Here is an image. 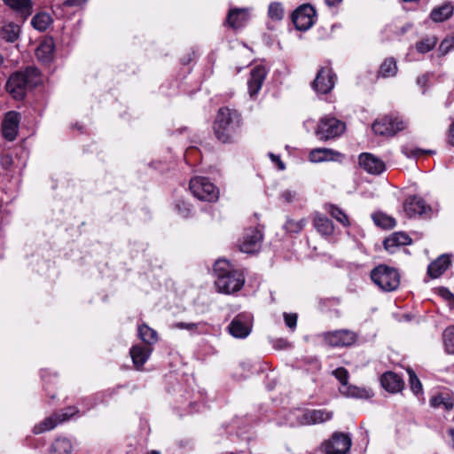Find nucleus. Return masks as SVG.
I'll return each instance as SVG.
<instances>
[{
  "instance_id": "f257e3e1",
  "label": "nucleus",
  "mask_w": 454,
  "mask_h": 454,
  "mask_svg": "<svg viewBox=\"0 0 454 454\" xmlns=\"http://www.w3.org/2000/svg\"><path fill=\"white\" fill-rule=\"evenodd\" d=\"M242 123L240 114L228 107H221L214 121V134L223 144L233 143Z\"/></svg>"
},
{
  "instance_id": "f03ea898",
  "label": "nucleus",
  "mask_w": 454,
  "mask_h": 454,
  "mask_svg": "<svg viewBox=\"0 0 454 454\" xmlns=\"http://www.w3.org/2000/svg\"><path fill=\"white\" fill-rule=\"evenodd\" d=\"M39 71L35 67H27L25 72L12 74L7 83L6 90L16 99H22L28 88L36 86L39 82Z\"/></svg>"
},
{
  "instance_id": "7ed1b4c3",
  "label": "nucleus",
  "mask_w": 454,
  "mask_h": 454,
  "mask_svg": "<svg viewBox=\"0 0 454 454\" xmlns=\"http://www.w3.org/2000/svg\"><path fill=\"white\" fill-rule=\"evenodd\" d=\"M372 280L383 291L395 290L400 285V275L394 268L380 265L371 272Z\"/></svg>"
},
{
  "instance_id": "20e7f679",
  "label": "nucleus",
  "mask_w": 454,
  "mask_h": 454,
  "mask_svg": "<svg viewBox=\"0 0 454 454\" xmlns=\"http://www.w3.org/2000/svg\"><path fill=\"white\" fill-rule=\"evenodd\" d=\"M189 188L193 196L200 200L214 202L219 197V190L204 176H196L191 179Z\"/></svg>"
},
{
  "instance_id": "39448f33",
  "label": "nucleus",
  "mask_w": 454,
  "mask_h": 454,
  "mask_svg": "<svg viewBox=\"0 0 454 454\" xmlns=\"http://www.w3.org/2000/svg\"><path fill=\"white\" fill-rule=\"evenodd\" d=\"M345 129V124L331 116L321 118L316 129V135L320 140H329L340 136Z\"/></svg>"
},
{
  "instance_id": "423d86ee",
  "label": "nucleus",
  "mask_w": 454,
  "mask_h": 454,
  "mask_svg": "<svg viewBox=\"0 0 454 454\" xmlns=\"http://www.w3.org/2000/svg\"><path fill=\"white\" fill-rule=\"evenodd\" d=\"M406 123L398 116H384L372 123V130L380 136H394L398 131L404 129Z\"/></svg>"
},
{
  "instance_id": "0eeeda50",
  "label": "nucleus",
  "mask_w": 454,
  "mask_h": 454,
  "mask_svg": "<svg viewBox=\"0 0 454 454\" xmlns=\"http://www.w3.org/2000/svg\"><path fill=\"white\" fill-rule=\"evenodd\" d=\"M351 447V438L348 434L336 432L322 444L325 454H346Z\"/></svg>"
},
{
  "instance_id": "6e6552de",
  "label": "nucleus",
  "mask_w": 454,
  "mask_h": 454,
  "mask_svg": "<svg viewBox=\"0 0 454 454\" xmlns=\"http://www.w3.org/2000/svg\"><path fill=\"white\" fill-rule=\"evenodd\" d=\"M322 338L331 347H348L357 340L356 333L350 330H336L322 333Z\"/></svg>"
},
{
  "instance_id": "1a4fd4ad",
  "label": "nucleus",
  "mask_w": 454,
  "mask_h": 454,
  "mask_svg": "<svg viewBox=\"0 0 454 454\" xmlns=\"http://www.w3.org/2000/svg\"><path fill=\"white\" fill-rule=\"evenodd\" d=\"M245 282L243 273L239 270L232 271L226 276L219 277L215 286L219 292L232 294L241 289Z\"/></svg>"
},
{
  "instance_id": "9d476101",
  "label": "nucleus",
  "mask_w": 454,
  "mask_h": 454,
  "mask_svg": "<svg viewBox=\"0 0 454 454\" xmlns=\"http://www.w3.org/2000/svg\"><path fill=\"white\" fill-rule=\"evenodd\" d=\"M336 76L329 67L320 68L312 82V88L320 94L329 93L334 87Z\"/></svg>"
},
{
  "instance_id": "9b49d317",
  "label": "nucleus",
  "mask_w": 454,
  "mask_h": 454,
  "mask_svg": "<svg viewBox=\"0 0 454 454\" xmlns=\"http://www.w3.org/2000/svg\"><path fill=\"white\" fill-rule=\"evenodd\" d=\"M315 16L314 8L309 4H303L294 12L292 19L298 30L305 31L314 24Z\"/></svg>"
},
{
  "instance_id": "f8f14e48",
  "label": "nucleus",
  "mask_w": 454,
  "mask_h": 454,
  "mask_svg": "<svg viewBox=\"0 0 454 454\" xmlns=\"http://www.w3.org/2000/svg\"><path fill=\"white\" fill-rule=\"evenodd\" d=\"M403 211L409 217L428 215L431 213V207L427 204L423 198L413 195L405 200Z\"/></svg>"
},
{
  "instance_id": "ddd939ff",
  "label": "nucleus",
  "mask_w": 454,
  "mask_h": 454,
  "mask_svg": "<svg viewBox=\"0 0 454 454\" xmlns=\"http://www.w3.org/2000/svg\"><path fill=\"white\" fill-rule=\"evenodd\" d=\"M252 321L249 316L238 315L228 325V331L234 338L243 339L249 335Z\"/></svg>"
},
{
  "instance_id": "4468645a",
  "label": "nucleus",
  "mask_w": 454,
  "mask_h": 454,
  "mask_svg": "<svg viewBox=\"0 0 454 454\" xmlns=\"http://www.w3.org/2000/svg\"><path fill=\"white\" fill-rule=\"evenodd\" d=\"M262 233L255 229L246 231L242 240L239 242V250L243 253L252 254L257 252L261 247Z\"/></svg>"
},
{
  "instance_id": "2eb2a0df",
  "label": "nucleus",
  "mask_w": 454,
  "mask_h": 454,
  "mask_svg": "<svg viewBox=\"0 0 454 454\" xmlns=\"http://www.w3.org/2000/svg\"><path fill=\"white\" fill-rule=\"evenodd\" d=\"M359 165L370 174L379 175L385 169V163L380 158L369 153L359 155Z\"/></svg>"
},
{
  "instance_id": "dca6fc26",
  "label": "nucleus",
  "mask_w": 454,
  "mask_h": 454,
  "mask_svg": "<svg viewBox=\"0 0 454 454\" xmlns=\"http://www.w3.org/2000/svg\"><path fill=\"white\" fill-rule=\"evenodd\" d=\"M20 123L19 114L13 111L8 112L2 125L3 136L9 141H13L18 134Z\"/></svg>"
},
{
  "instance_id": "f3484780",
  "label": "nucleus",
  "mask_w": 454,
  "mask_h": 454,
  "mask_svg": "<svg viewBox=\"0 0 454 454\" xmlns=\"http://www.w3.org/2000/svg\"><path fill=\"white\" fill-rule=\"evenodd\" d=\"M266 74V69L262 66H256L251 70L247 82L248 92L251 97H254L261 90Z\"/></svg>"
},
{
  "instance_id": "a211bd4d",
  "label": "nucleus",
  "mask_w": 454,
  "mask_h": 454,
  "mask_svg": "<svg viewBox=\"0 0 454 454\" xmlns=\"http://www.w3.org/2000/svg\"><path fill=\"white\" fill-rule=\"evenodd\" d=\"M249 20V12L247 8H234L229 11L227 15V24L234 28L238 29L242 27Z\"/></svg>"
},
{
  "instance_id": "6ab92c4d",
  "label": "nucleus",
  "mask_w": 454,
  "mask_h": 454,
  "mask_svg": "<svg viewBox=\"0 0 454 454\" xmlns=\"http://www.w3.org/2000/svg\"><path fill=\"white\" fill-rule=\"evenodd\" d=\"M333 418V412L326 410H309L304 412L301 423L304 425H314L324 423Z\"/></svg>"
},
{
  "instance_id": "aec40b11",
  "label": "nucleus",
  "mask_w": 454,
  "mask_h": 454,
  "mask_svg": "<svg viewBox=\"0 0 454 454\" xmlns=\"http://www.w3.org/2000/svg\"><path fill=\"white\" fill-rule=\"evenodd\" d=\"M152 348L141 345L133 346L130 348L129 354L132 358L134 366L139 370L143 367L145 362L151 356Z\"/></svg>"
},
{
  "instance_id": "412c9836",
  "label": "nucleus",
  "mask_w": 454,
  "mask_h": 454,
  "mask_svg": "<svg viewBox=\"0 0 454 454\" xmlns=\"http://www.w3.org/2000/svg\"><path fill=\"white\" fill-rule=\"evenodd\" d=\"M12 10L17 12L23 20L32 14V0H3Z\"/></svg>"
},
{
  "instance_id": "4be33fe9",
  "label": "nucleus",
  "mask_w": 454,
  "mask_h": 454,
  "mask_svg": "<svg viewBox=\"0 0 454 454\" xmlns=\"http://www.w3.org/2000/svg\"><path fill=\"white\" fill-rule=\"evenodd\" d=\"M382 387L388 392H399L403 387V381L399 375L392 372H385L380 378Z\"/></svg>"
},
{
  "instance_id": "5701e85b",
  "label": "nucleus",
  "mask_w": 454,
  "mask_h": 454,
  "mask_svg": "<svg viewBox=\"0 0 454 454\" xmlns=\"http://www.w3.org/2000/svg\"><path fill=\"white\" fill-rule=\"evenodd\" d=\"M411 238L403 232H395L384 240V247L389 253H395V249L401 246L410 244Z\"/></svg>"
},
{
  "instance_id": "b1692460",
  "label": "nucleus",
  "mask_w": 454,
  "mask_h": 454,
  "mask_svg": "<svg viewBox=\"0 0 454 454\" xmlns=\"http://www.w3.org/2000/svg\"><path fill=\"white\" fill-rule=\"evenodd\" d=\"M450 263V257L448 255L442 254L429 264L427 272L431 278H436L448 269Z\"/></svg>"
},
{
  "instance_id": "393cba45",
  "label": "nucleus",
  "mask_w": 454,
  "mask_h": 454,
  "mask_svg": "<svg viewBox=\"0 0 454 454\" xmlns=\"http://www.w3.org/2000/svg\"><path fill=\"white\" fill-rule=\"evenodd\" d=\"M313 225L321 235L330 236L333 233L334 228L332 221L322 214H315Z\"/></svg>"
},
{
  "instance_id": "a878e982",
  "label": "nucleus",
  "mask_w": 454,
  "mask_h": 454,
  "mask_svg": "<svg viewBox=\"0 0 454 454\" xmlns=\"http://www.w3.org/2000/svg\"><path fill=\"white\" fill-rule=\"evenodd\" d=\"M340 392L342 395L346 397L352 398H370L372 394L370 390L365 388L358 387L356 386L349 385L348 383L345 386L340 387Z\"/></svg>"
},
{
  "instance_id": "bb28decb",
  "label": "nucleus",
  "mask_w": 454,
  "mask_h": 454,
  "mask_svg": "<svg viewBox=\"0 0 454 454\" xmlns=\"http://www.w3.org/2000/svg\"><path fill=\"white\" fill-rule=\"evenodd\" d=\"M337 154L334 151L327 148H316L310 151L309 159L311 162L320 163L323 161H328L334 160V156Z\"/></svg>"
},
{
  "instance_id": "cd10ccee",
  "label": "nucleus",
  "mask_w": 454,
  "mask_h": 454,
  "mask_svg": "<svg viewBox=\"0 0 454 454\" xmlns=\"http://www.w3.org/2000/svg\"><path fill=\"white\" fill-rule=\"evenodd\" d=\"M20 28L13 22L5 23L0 29V37L6 42L13 43L20 35Z\"/></svg>"
},
{
  "instance_id": "c85d7f7f",
  "label": "nucleus",
  "mask_w": 454,
  "mask_h": 454,
  "mask_svg": "<svg viewBox=\"0 0 454 454\" xmlns=\"http://www.w3.org/2000/svg\"><path fill=\"white\" fill-rule=\"evenodd\" d=\"M453 13V6L450 4H443L438 8H434L430 17L434 22H442L448 20Z\"/></svg>"
},
{
  "instance_id": "c756f323",
  "label": "nucleus",
  "mask_w": 454,
  "mask_h": 454,
  "mask_svg": "<svg viewBox=\"0 0 454 454\" xmlns=\"http://www.w3.org/2000/svg\"><path fill=\"white\" fill-rule=\"evenodd\" d=\"M137 332L139 338L147 345H153L158 340L157 332L145 324L139 325Z\"/></svg>"
},
{
  "instance_id": "7c9ffc66",
  "label": "nucleus",
  "mask_w": 454,
  "mask_h": 454,
  "mask_svg": "<svg viewBox=\"0 0 454 454\" xmlns=\"http://www.w3.org/2000/svg\"><path fill=\"white\" fill-rule=\"evenodd\" d=\"M53 44L51 41L43 42L35 51L37 59L43 62H49L52 58Z\"/></svg>"
},
{
  "instance_id": "2f4dec72",
  "label": "nucleus",
  "mask_w": 454,
  "mask_h": 454,
  "mask_svg": "<svg viewBox=\"0 0 454 454\" xmlns=\"http://www.w3.org/2000/svg\"><path fill=\"white\" fill-rule=\"evenodd\" d=\"M52 22L50 14L46 12H40L35 15L31 20L32 26L39 31H44Z\"/></svg>"
},
{
  "instance_id": "473e14b6",
  "label": "nucleus",
  "mask_w": 454,
  "mask_h": 454,
  "mask_svg": "<svg viewBox=\"0 0 454 454\" xmlns=\"http://www.w3.org/2000/svg\"><path fill=\"white\" fill-rule=\"evenodd\" d=\"M374 223L381 228L391 229L395 226V220L390 215L377 212L372 215Z\"/></svg>"
},
{
  "instance_id": "72a5a7b5",
  "label": "nucleus",
  "mask_w": 454,
  "mask_h": 454,
  "mask_svg": "<svg viewBox=\"0 0 454 454\" xmlns=\"http://www.w3.org/2000/svg\"><path fill=\"white\" fill-rule=\"evenodd\" d=\"M430 404L434 408L443 407L446 411H450L453 408L454 402L448 395L440 394L430 399Z\"/></svg>"
},
{
  "instance_id": "f704fd0d",
  "label": "nucleus",
  "mask_w": 454,
  "mask_h": 454,
  "mask_svg": "<svg viewBox=\"0 0 454 454\" xmlns=\"http://www.w3.org/2000/svg\"><path fill=\"white\" fill-rule=\"evenodd\" d=\"M326 211L333 217L336 221L340 223L343 226L348 227L350 225V222L347 214L340 207L334 205H327L325 207Z\"/></svg>"
},
{
  "instance_id": "c9c22d12",
  "label": "nucleus",
  "mask_w": 454,
  "mask_h": 454,
  "mask_svg": "<svg viewBox=\"0 0 454 454\" xmlns=\"http://www.w3.org/2000/svg\"><path fill=\"white\" fill-rule=\"evenodd\" d=\"M61 422H58V413L53 414L51 417L46 418L43 421L35 426L34 433L42 434L45 431L53 429L57 425Z\"/></svg>"
},
{
  "instance_id": "e433bc0d",
  "label": "nucleus",
  "mask_w": 454,
  "mask_h": 454,
  "mask_svg": "<svg viewBox=\"0 0 454 454\" xmlns=\"http://www.w3.org/2000/svg\"><path fill=\"white\" fill-rule=\"evenodd\" d=\"M397 73L396 62L394 59H386L380 65L379 74L382 77H392Z\"/></svg>"
},
{
  "instance_id": "4c0bfd02",
  "label": "nucleus",
  "mask_w": 454,
  "mask_h": 454,
  "mask_svg": "<svg viewBox=\"0 0 454 454\" xmlns=\"http://www.w3.org/2000/svg\"><path fill=\"white\" fill-rule=\"evenodd\" d=\"M73 450L71 442L66 438H59L52 445V454H71Z\"/></svg>"
},
{
  "instance_id": "58836bf2",
  "label": "nucleus",
  "mask_w": 454,
  "mask_h": 454,
  "mask_svg": "<svg viewBox=\"0 0 454 454\" xmlns=\"http://www.w3.org/2000/svg\"><path fill=\"white\" fill-rule=\"evenodd\" d=\"M442 342L445 351L454 355V326L448 327L442 333Z\"/></svg>"
},
{
  "instance_id": "ea45409f",
  "label": "nucleus",
  "mask_w": 454,
  "mask_h": 454,
  "mask_svg": "<svg viewBox=\"0 0 454 454\" xmlns=\"http://www.w3.org/2000/svg\"><path fill=\"white\" fill-rule=\"evenodd\" d=\"M214 270H215L217 278H219V277L226 276L232 271H236L237 270L232 269L231 265L230 264V262L228 261L218 260L215 262V263L214 265Z\"/></svg>"
},
{
  "instance_id": "a19ab883",
  "label": "nucleus",
  "mask_w": 454,
  "mask_h": 454,
  "mask_svg": "<svg viewBox=\"0 0 454 454\" xmlns=\"http://www.w3.org/2000/svg\"><path fill=\"white\" fill-rule=\"evenodd\" d=\"M307 224L306 219L300 220L287 219L285 223V229L290 233H299Z\"/></svg>"
},
{
  "instance_id": "79ce46f5",
  "label": "nucleus",
  "mask_w": 454,
  "mask_h": 454,
  "mask_svg": "<svg viewBox=\"0 0 454 454\" xmlns=\"http://www.w3.org/2000/svg\"><path fill=\"white\" fill-rule=\"evenodd\" d=\"M268 14L271 20H281L284 17V9L278 2L270 3L268 9Z\"/></svg>"
},
{
  "instance_id": "37998d69",
  "label": "nucleus",
  "mask_w": 454,
  "mask_h": 454,
  "mask_svg": "<svg viewBox=\"0 0 454 454\" xmlns=\"http://www.w3.org/2000/svg\"><path fill=\"white\" fill-rule=\"evenodd\" d=\"M437 40L435 37H427L417 43L416 49L420 53L430 51L435 45Z\"/></svg>"
},
{
  "instance_id": "c03bdc74",
  "label": "nucleus",
  "mask_w": 454,
  "mask_h": 454,
  "mask_svg": "<svg viewBox=\"0 0 454 454\" xmlns=\"http://www.w3.org/2000/svg\"><path fill=\"white\" fill-rule=\"evenodd\" d=\"M402 153L408 158L419 157L424 153H431V151H425L411 145H405L402 147Z\"/></svg>"
},
{
  "instance_id": "a18cd8bd",
  "label": "nucleus",
  "mask_w": 454,
  "mask_h": 454,
  "mask_svg": "<svg viewBox=\"0 0 454 454\" xmlns=\"http://www.w3.org/2000/svg\"><path fill=\"white\" fill-rule=\"evenodd\" d=\"M407 372L409 374V381L412 392L416 395L419 394L422 391V384L420 380L411 369H408Z\"/></svg>"
},
{
  "instance_id": "49530a36",
  "label": "nucleus",
  "mask_w": 454,
  "mask_h": 454,
  "mask_svg": "<svg viewBox=\"0 0 454 454\" xmlns=\"http://www.w3.org/2000/svg\"><path fill=\"white\" fill-rule=\"evenodd\" d=\"M202 325L201 323H184L178 322L172 325L175 329H184L192 333H200V327Z\"/></svg>"
},
{
  "instance_id": "de8ad7c7",
  "label": "nucleus",
  "mask_w": 454,
  "mask_h": 454,
  "mask_svg": "<svg viewBox=\"0 0 454 454\" xmlns=\"http://www.w3.org/2000/svg\"><path fill=\"white\" fill-rule=\"evenodd\" d=\"M79 412L76 407H67L65 411L58 413V422H65Z\"/></svg>"
},
{
  "instance_id": "09e8293b",
  "label": "nucleus",
  "mask_w": 454,
  "mask_h": 454,
  "mask_svg": "<svg viewBox=\"0 0 454 454\" xmlns=\"http://www.w3.org/2000/svg\"><path fill=\"white\" fill-rule=\"evenodd\" d=\"M176 209L182 217H188L190 215L191 207L186 201L183 200H178L176 201Z\"/></svg>"
},
{
  "instance_id": "8fccbe9b",
  "label": "nucleus",
  "mask_w": 454,
  "mask_h": 454,
  "mask_svg": "<svg viewBox=\"0 0 454 454\" xmlns=\"http://www.w3.org/2000/svg\"><path fill=\"white\" fill-rule=\"evenodd\" d=\"M333 374L340 382L341 386H345L348 383V372L345 368H337L333 372Z\"/></svg>"
},
{
  "instance_id": "3c124183",
  "label": "nucleus",
  "mask_w": 454,
  "mask_h": 454,
  "mask_svg": "<svg viewBox=\"0 0 454 454\" xmlns=\"http://www.w3.org/2000/svg\"><path fill=\"white\" fill-rule=\"evenodd\" d=\"M284 319L286 325L292 330H294L296 327L297 324V315L296 314H284Z\"/></svg>"
},
{
  "instance_id": "603ef678",
  "label": "nucleus",
  "mask_w": 454,
  "mask_h": 454,
  "mask_svg": "<svg viewBox=\"0 0 454 454\" xmlns=\"http://www.w3.org/2000/svg\"><path fill=\"white\" fill-rule=\"evenodd\" d=\"M454 46L453 39H445L440 44V51L442 55L447 54Z\"/></svg>"
},
{
  "instance_id": "864d4df0",
  "label": "nucleus",
  "mask_w": 454,
  "mask_h": 454,
  "mask_svg": "<svg viewBox=\"0 0 454 454\" xmlns=\"http://www.w3.org/2000/svg\"><path fill=\"white\" fill-rule=\"evenodd\" d=\"M281 198L286 202H292L294 200V199L295 198V193L292 191L286 190L281 193Z\"/></svg>"
},
{
  "instance_id": "5fc2aeb1",
  "label": "nucleus",
  "mask_w": 454,
  "mask_h": 454,
  "mask_svg": "<svg viewBox=\"0 0 454 454\" xmlns=\"http://www.w3.org/2000/svg\"><path fill=\"white\" fill-rule=\"evenodd\" d=\"M88 0H66L64 4L67 6H82Z\"/></svg>"
},
{
  "instance_id": "6e6d98bb",
  "label": "nucleus",
  "mask_w": 454,
  "mask_h": 454,
  "mask_svg": "<svg viewBox=\"0 0 454 454\" xmlns=\"http://www.w3.org/2000/svg\"><path fill=\"white\" fill-rule=\"evenodd\" d=\"M270 159L272 160V161H274V162H276V163L278 164V168H279L280 170H284V169H285V165H284V163L281 161V160H280L279 156H277V155H275V154H273V153H270Z\"/></svg>"
},
{
  "instance_id": "4d7b16f0",
  "label": "nucleus",
  "mask_w": 454,
  "mask_h": 454,
  "mask_svg": "<svg viewBox=\"0 0 454 454\" xmlns=\"http://www.w3.org/2000/svg\"><path fill=\"white\" fill-rule=\"evenodd\" d=\"M449 143L454 146V122L451 124L449 130Z\"/></svg>"
},
{
  "instance_id": "13d9d810",
  "label": "nucleus",
  "mask_w": 454,
  "mask_h": 454,
  "mask_svg": "<svg viewBox=\"0 0 454 454\" xmlns=\"http://www.w3.org/2000/svg\"><path fill=\"white\" fill-rule=\"evenodd\" d=\"M427 82V75H422V76H420V77H419L417 79V82L420 86H425Z\"/></svg>"
},
{
  "instance_id": "bf43d9fd",
  "label": "nucleus",
  "mask_w": 454,
  "mask_h": 454,
  "mask_svg": "<svg viewBox=\"0 0 454 454\" xmlns=\"http://www.w3.org/2000/svg\"><path fill=\"white\" fill-rule=\"evenodd\" d=\"M328 6H336L341 3L342 0H325Z\"/></svg>"
},
{
  "instance_id": "052dcab7",
  "label": "nucleus",
  "mask_w": 454,
  "mask_h": 454,
  "mask_svg": "<svg viewBox=\"0 0 454 454\" xmlns=\"http://www.w3.org/2000/svg\"><path fill=\"white\" fill-rule=\"evenodd\" d=\"M449 434L452 439V446L454 448V428H450L449 431Z\"/></svg>"
},
{
  "instance_id": "680f3d73",
  "label": "nucleus",
  "mask_w": 454,
  "mask_h": 454,
  "mask_svg": "<svg viewBox=\"0 0 454 454\" xmlns=\"http://www.w3.org/2000/svg\"><path fill=\"white\" fill-rule=\"evenodd\" d=\"M447 293V298H454V295L450 294V292L446 291Z\"/></svg>"
},
{
  "instance_id": "e2e57ef3",
  "label": "nucleus",
  "mask_w": 454,
  "mask_h": 454,
  "mask_svg": "<svg viewBox=\"0 0 454 454\" xmlns=\"http://www.w3.org/2000/svg\"><path fill=\"white\" fill-rule=\"evenodd\" d=\"M4 63V57L0 54V66Z\"/></svg>"
},
{
  "instance_id": "0e129e2a",
  "label": "nucleus",
  "mask_w": 454,
  "mask_h": 454,
  "mask_svg": "<svg viewBox=\"0 0 454 454\" xmlns=\"http://www.w3.org/2000/svg\"><path fill=\"white\" fill-rule=\"evenodd\" d=\"M151 454H160L158 451H153Z\"/></svg>"
}]
</instances>
